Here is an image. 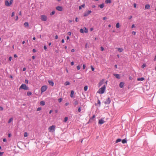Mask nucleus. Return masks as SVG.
Wrapping results in <instances>:
<instances>
[{
	"label": "nucleus",
	"mask_w": 156,
	"mask_h": 156,
	"mask_svg": "<svg viewBox=\"0 0 156 156\" xmlns=\"http://www.w3.org/2000/svg\"><path fill=\"white\" fill-rule=\"evenodd\" d=\"M116 27L117 28H119L120 27L119 23H116Z\"/></svg>",
	"instance_id": "nucleus-31"
},
{
	"label": "nucleus",
	"mask_w": 156,
	"mask_h": 156,
	"mask_svg": "<svg viewBox=\"0 0 156 156\" xmlns=\"http://www.w3.org/2000/svg\"><path fill=\"white\" fill-rule=\"evenodd\" d=\"M76 68L77 70H79L80 69V66L78 65L77 66Z\"/></svg>",
	"instance_id": "nucleus-38"
},
{
	"label": "nucleus",
	"mask_w": 156,
	"mask_h": 156,
	"mask_svg": "<svg viewBox=\"0 0 156 156\" xmlns=\"http://www.w3.org/2000/svg\"><path fill=\"white\" fill-rule=\"evenodd\" d=\"M14 12H13L12 13L11 16L13 17L14 16Z\"/></svg>",
	"instance_id": "nucleus-49"
},
{
	"label": "nucleus",
	"mask_w": 156,
	"mask_h": 156,
	"mask_svg": "<svg viewBox=\"0 0 156 156\" xmlns=\"http://www.w3.org/2000/svg\"><path fill=\"white\" fill-rule=\"evenodd\" d=\"M25 82L26 83H28V80H25Z\"/></svg>",
	"instance_id": "nucleus-43"
},
{
	"label": "nucleus",
	"mask_w": 156,
	"mask_h": 156,
	"mask_svg": "<svg viewBox=\"0 0 156 156\" xmlns=\"http://www.w3.org/2000/svg\"><path fill=\"white\" fill-rule=\"evenodd\" d=\"M103 80H102L101 81L99 82V86H101V85H102V84L103 83Z\"/></svg>",
	"instance_id": "nucleus-24"
},
{
	"label": "nucleus",
	"mask_w": 156,
	"mask_h": 156,
	"mask_svg": "<svg viewBox=\"0 0 156 156\" xmlns=\"http://www.w3.org/2000/svg\"><path fill=\"white\" fill-rule=\"evenodd\" d=\"M21 89L25 90H28V87L25 84L23 83L21 85L19 89Z\"/></svg>",
	"instance_id": "nucleus-2"
},
{
	"label": "nucleus",
	"mask_w": 156,
	"mask_h": 156,
	"mask_svg": "<svg viewBox=\"0 0 156 156\" xmlns=\"http://www.w3.org/2000/svg\"><path fill=\"white\" fill-rule=\"evenodd\" d=\"M99 7H100V8L102 9L103 8L104 6V3H102L101 5H98Z\"/></svg>",
	"instance_id": "nucleus-17"
},
{
	"label": "nucleus",
	"mask_w": 156,
	"mask_h": 156,
	"mask_svg": "<svg viewBox=\"0 0 156 156\" xmlns=\"http://www.w3.org/2000/svg\"><path fill=\"white\" fill-rule=\"evenodd\" d=\"M47 89V87L46 86H43L41 87V92H44Z\"/></svg>",
	"instance_id": "nucleus-6"
},
{
	"label": "nucleus",
	"mask_w": 156,
	"mask_h": 156,
	"mask_svg": "<svg viewBox=\"0 0 156 156\" xmlns=\"http://www.w3.org/2000/svg\"><path fill=\"white\" fill-rule=\"evenodd\" d=\"M111 102L110 98L108 97L107 99L104 102V103L106 104H108Z\"/></svg>",
	"instance_id": "nucleus-7"
},
{
	"label": "nucleus",
	"mask_w": 156,
	"mask_h": 156,
	"mask_svg": "<svg viewBox=\"0 0 156 156\" xmlns=\"http://www.w3.org/2000/svg\"><path fill=\"white\" fill-rule=\"evenodd\" d=\"M55 11H53L51 13H50V15L51 16H52L54 14H55Z\"/></svg>",
	"instance_id": "nucleus-30"
},
{
	"label": "nucleus",
	"mask_w": 156,
	"mask_h": 156,
	"mask_svg": "<svg viewBox=\"0 0 156 156\" xmlns=\"http://www.w3.org/2000/svg\"><path fill=\"white\" fill-rule=\"evenodd\" d=\"M13 120V119L12 118H11L8 121V123H10L11 121H12Z\"/></svg>",
	"instance_id": "nucleus-27"
},
{
	"label": "nucleus",
	"mask_w": 156,
	"mask_h": 156,
	"mask_svg": "<svg viewBox=\"0 0 156 156\" xmlns=\"http://www.w3.org/2000/svg\"><path fill=\"white\" fill-rule=\"evenodd\" d=\"M9 61H11L12 59V57L11 56H10L9 57Z\"/></svg>",
	"instance_id": "nucleus-42"
},
{
	"label": "nucleus",
	"mask_w": 156,
	"mask_h": 156,
	"mask_svg": "<svg viewBox=\"0 0 156 156\" xmlns=\"http://www.w3.org/2000/svg\"><path fill=\"white\" fill-rule=\"evenodd\" d=\"M124 86V83L123 82H121L119 84V86L120 88H122Z\"/></svg>",
	"instance_id": "nucleus-12"
},
{
	"label": "nucleus",
	"mask_w": 156,
	"mask_h": 156,
	"mask_svg": "<svg viewBox=\"0 0 156 156\" xmlns=\"http://www.w3.org/2000/svg\"><path fill=\"white\" fill-rule=\"evenodd\" d=\"M3 110V108L2 106H0V110L1 111H2Z\"/></svg>",
	"instance_id": "nucleus-44"
},
{
	"label": "nucleus",
	"mask_w": 156,
	"mask_h": 156,
	"mask_svg": "<svg viewBox=\"0 0 156 156\" xmlns=\"http://www.w3.org/2000/svg\"><path fill=\"white\" fill-rule=\"evenodd\" d=\"M74 94V91L73 90H71V94H70V97L71 98H72L73 97Z\"/></svg>",
	"instance_id": "nucleus-15"
},
{
	"label": "nucleus",
	"mask_w": 156,
	"mask_h": 156,
	"mask_svg": "<svg viewBox=\"0 0 156 156\" xmlns=\"http://www.w3.org/2000/svg\"><path fill=\"white\" fill-rule=\"evenodd\" d=\"M121 141V139L120 138L118 139L116 141V143H118Z\"/></svg>",
	"instance_id": "nucleus-28"
},
{
	"label": "nucleus",
	"mask_w": 156,
	"mask_h": 156,
	"mask_svg": "<svg viewBox=\"0 0 156 156\" xmlns=\"http://www.w3.org/2000/svg\"><path fill=\"white\" fill-rule=\"evenodd\" d=\"M68 120V118L67 117H66L64 118V122H66Z\"/></svg>",
	"instance_id": "nucleus-32"
},
{
	"label": "nucleus",
	"mask_w": 156,
	"mask_h": 156,
	"mask_svg": "<svg viewBox=\"0 0 156 156\" xmlns=\"http://www.w3.org/2000/svg\"><path fill=\"white\" fill-rule=\"evenodd\" d=\"M12 0H10L9 2L8 1L6 0L5 2V5L7 6H9L12 4Z\"/></svg>",
	"instance_id": "nucleus-4"
},
{
	"label": "nucleus",
	"mask_w": 156,
	"mask_h": 156,
	"mask_svg": "<svg viewBox=\"0 0 156 156\" xmlns=\"http://www.w3.org/2000/svg\"><path fill=\"white\" fill-rule=\"evenodd\" d=\"M145 79L144 78V77H141L138 78L137 79V80L138 81H143Z\"/></svg>",
	"instance_id": "nucleus-16"
},
{
	"label": "nucleus",
	"mask_w": 156,
	"mask_h": 156,
	"mask_svg": "<svg viewBox=\"0 0 156 156\" xmlns=\"http://www.w3.org/2000/svg\"><path fill=\"white\" fill-rule=\"evenodd\" d=\"M87 86H85L84 87V91H86L87 90Z\"/></svg>",
	"instance_id": "nucleus-33"
},
{
	"label": "nucleus",
	"mask_w": 156,
	"mask_h": 156,
	"mask_svg": "<svg viewBox=\"0 0 156 156\" xmlns=\"http://www.w3.org/2000/svg\"><path fill=\"white\" fill-rule=\"evenodd\" d=\"M47 17L45 15H42L41 16V20L46 21L47 20Z\"/></svg>",
	"instance_id": "nucleus-5"
},
{
	"label": "nucleus",
	"mask_w": 156,
	"mask_h": 156,
	"mask_svg": "<svg viewBox=\"0 0 156 156\" xmlns=\"http://www.w3.org/2000/svg\"><path fill=\"white\" fill-rule=\"evenodd\" d=\"M84 32L87 33L88 32V30L86 27H84Z\"/></svg>",
	"instance_id": "nucleus-29"
},
{
	"label": "nucleus",
	"mask_w": 156,
	"mask_h": 156,
	"mask_svg": "<svg viewBox=\"0 0 156 156\" xmlns=\"http://www.w3.org/2000/svg\"><path fill=\"white\" fill-rule=\"evenodd\" d=\"M19 15H21V14H22L21 11H20V12H19Z\"/></svg>",
	"instance_id": "nucleus-62"
},
{
	"label": "nucleus",
	"mask_w": 156,
	"mask_h": 156,
	"mask_svg": "<svg viewBox=\"0 0 156 156\" xmlns=\"http://www.w3.org/2000/svg\"><path fill=\"white\" fill-rule=\"evenodd\" d=\"M98 103L99 105V106H100L101 105V102L99 99H98Z\"/></svg>",
	"instance_id": "nucleus-37"
},
{
	"label": "nucleus",
	"mask_w": 156,
	"mask_h": 156,
	"mask_svg": "<svg viewBox=\"0 0 156 156\" xmlns=\"http://www.w3.org/2000/svg\"><path fill=\"white\" fill-rule=\"evenodd\" d=\"M75 21L76 22H77L78 21V18L77 17H76L75 19Z\"/></svg>",
	"instance_id": "nucleus-61"
},
{
	"label": "nucleus",
	"mask_w": 156,
	"mask_h": 156,
	"mask_svg": "<svg viewBox=\"0 0 156 156\" xmlns=\"http://www.w3.org/2000/svg\"><path fill=\"white\" fill-rule=\"evenodd\" d=\"M114 75L117 79H119L120 78V76L119 74H114Z\"/></svg>",
	"instance_id": "nucleus-11"
},
{
	"label": "nucleus",
	"mask_w": 156,
	"mask_h": 156,
	"mask_svg": "<svg viewBox=\"0 0 156 156\" xmlns=\"http://www.w3.org/2000/svg\"><path fill=\"white\" fill-rule=\"evenodd\" d=\"M3 152H0V156H2V155L3 154Z\"/></svg>",
	"instance_id": "nucleus-51"
},
{
	"label": "nucleus",
	"mask_w": 156,
	"mask_h": 156,
	"mask_svg": "<svg viewBox=\"0 0 156 156\" xmlns=\"http://www.w3.org/2000/svg\"><path fill=\"white\" fill-rule=\"evenodd\" d=\"M62 98H59L58 99V101L59 102H61L62 101Z\"/></svg>",
	"instance_id": "nucleus-39"
},
{
	"label": "nucleus",
	"mask_w": 156,
	"mask_h": 156,
	"mask_svg": "<svg viewBox=\"0 0 156 156\" xmlns=\"http://www.w3.org/2000/svg\"><path fill=\"white\" fill-rule=\"evenodd\" d=\"M118 50L120 52H122L123 51V49L122 48H117Z\"/></svg>",
	"instance_id": "nucleus-20"
},
{
	"label": "nucleus",
	"mask_w": 156,
	"mask_h": 156,
	"mask_svg": "<svg viewBox=\"0 0 156 156\" xmlns=\"http://www.w3.org/2000/svg\"><path fill=\"white\" fill-rule=\"evenodd\" d=\"M40 105L43 106L45 105V102L44 101H42L40 102Z\"/></svg>",
	"instance_id": "nucleus-18"
},
{
	"label": "nucleus",
	"mask_w": 156,
	"mask_h": 156,
	"mask_svg": "<svg viewBox=\"0 0 156 156\" xmlns=\"http://www.w3.org/2000/svg\"><path fill=\"white\" fill-rule=\"evenodd\" d=\"M74 62H71V66H73L74 65Z\"/></svg>",
	"instance_id": "nucleus-55"
},
{
	"label": "nucleus",
	"mask_w": 156,
	"mask_h": 156,
	"mask_svg": "<svg viewBox=\"0 0 156 156\" xmlns=\"http://www.w3.org/2000/svg\"><path fill=\"white\" fill-rule=\"evenodd\" d=\"M48 130L49 131L53 132L55 131V126L54 125H52L48 128Z\"/></svg>",
	"instance_id": "nucleus-3"
},
{
	"label": "nucleus",
	"mask_w": 156,
	"mask_h": 156,
	"mask_svg": "<svg viewBox=\"0 0 156 156\" xmlns=\"http://www.w3.org/2000/svg\"><path fill=\"white\" fill-rule=\"evenodd\" d=\"M105 2L107 3H110L111 2V0H106L105 1Z\"/></svg>",
	"instance_id": "nucleus-23"
},
{
	"label": "nucleus",
	"mask_w": 156,
	"mask_h": 156,
	"mask_svg": "<svg viewBox=\"0 0 156 156\" xmlns=\"http://www.w3.org/2000/svg\"><path fill=\"white\" fill-rule=\"evenodd\" d=\"M80 32L81 33H83L84 32V31L83 29H81L80 30Z\"/></svg>",
	"instance_id": "nucleus-36"
},
{
	"label": "nucleus",
	"mask_w": 156,
	"mask_h": 156,
	"mask_svg": "<svg viewBox=\"0 0 156 156\" xmlns=\"http://www.w3.org/2000/svg\"><path fill=\"white\" fill-rule=\"evenodd\" d=\"M134 27H135V25H134V24H133V25H132V26L131 28H134Z\"/></svg>",
	"instance_id": "nucleus-60"
},
{
	"label": "nucleus",
	"mask_w": 156,
	"mask_h": 156,
	"mask_svg": "<svg viewBox=\"0 0 156 156\" xmlns=\"http://www.w3.org/2000/svg\"><path fill=\"white\" fill-rule=\"evenodd\" d=\"M105 122V121L102 119H101L99 120L98 123L100 124H102Z\"/></svg>",
	"instance_id": "nucleus-10"
},
{
	"label": "nucleus",
	"mask_w": 156,
	"mask_h": 156,
	"mask_svg": "<svg viewBox=\"0 0 156 156\" xmlns=\"http://www.w3.org/2000/svg\"><path fill=\"white\" fill-rule=\"evenodd\" d=\"M48 82L49 84L50 85H51L52 86H53L54 85V82L52 81L49 80L48 81Z\"/></svg>",
	"instance_id": "nucleus-13"
},
{
	"label": "nucleus",
	"mask_w": 156,
	"mask_h": 156,
	"mask_svg": "<svg viewBox=\"0 0 156 156\" xmlns=\"http://www.w3.org/2000/svg\"><path fill=\"white\" fill-rule=\"evenodd\" d=\"M95 7H96V6H95V5H92V8H95Z\"/></svg>",
	"instance_id": "nucleus-63"
},
{
	"label": "nucleus",
	"mask_w": 156,
	"mask_h": 156,
	"mask_svg": "<svg viewBox=\"0 0 156 156\" xmlns=\"http://www.w3.org/2000/svg\"><path fill=\"white\" fill-rule=\"evenodd\" d=\"M69 103H68V102H66V103H65V105L66 106H67V105H69Z\"/></svg>",
	"instance_id": "nucleus-47"
},
{
	"label": "nucleus",
	"mask_w": 156,
	"mask_h": 156,
	"mask_svg": "<svg viewBox=\"0 0 156 156\" xmlns=\"http://www.w3.org/2000/svg\"><path fill=\"white\" fill-rule=\"evenodd\" d=\"M68 34L69 35H71V32L69 31L68 32Z\"/></svg>",
	"instance_id": "nucleus-54"
},
{
	"label": "nucleus",
	"mask_w": 156,
	"mask_h": 156,
	"mask_svg": "<svg viewBox=\"0 0 156 156\" xmlns=\"http://www.w3.org/2000/svg\"><path fill=\"white\" fill-rule=\"evenodd\" d=\"M78 102L77 100H76L74 101V105L75 106H76V105H78Z\"/></svg>",
	"instance_id": "nucleus-21"
},
{
	"label": "nucleus",
	"mask_w": 156,
	"mask_h": 156,
	"mask_svg": "<svg viewBox=\"0 0 156 156\" xmlns=\"http://www.w3.org/2000/svg\"><path fill=\"white\" fill-rule=\"evenodd\" d=\"M62 42V43H64V39H62V41H61Z\"/></svg>",
	"instance_id": "nucleus-64"
},
{
	"label": "nucleus",
	"mask_w": 156,
	"mask_h": 156,
	"mask_svg": "<svg viewBox=\"0 0 156 156\" xmlns=\"http://www.w3.org/2000/svg\"><path fill=\"white\" fill-rule=\"evenodd\" d=\"M44 50H46L47 49V48L46 46L45 45L44 46Z\"/></svg>",
	"instance_id": "nucleus-48"
},
{
	"label": "nucleus",
	"mask_w": 156,
	"mask_h": 156,
	"mask_svg": "<svg viewBox=\"0 0 156 156\" xmlns=\"http://www.w3.org/2000/svg\"><path fill=\"white\" fill-rule=\"evenodd\" d=\"M70 84V83L68 81H66L65 83V85H69Z\"/></svg>",
	"instance_id": "nucleus-34"
},
{
	"label": "nucleus",
	"mask_w": 156,
	"mask_h": 156,
	"mask_svg": "<svg viewBox=\"0 0 156 156\" xmlns=\"http://www.w3.org/2000/svg\"><path fill=\"white\" fill-rule=\"evenodd\" d=\"M74 51H75V50H74V49H72L71 50V51L72 52H74Z\"/></svg>",
	"instance_id": "nucleus-59"
},
{
	"label": "nucleus",
	"mask_w": 156,
	"mask_h": 156,
	"mask_svg": "<svg viewBox=\"0 0 156 156\" xmlns=\"http://www.w3.org/2000/svg\"><path fill=\"white\" fill-rule=\"evenodd\" d=\"M24 137H27L28 136V134L27 132H25L24 133Z\"/></svg>",
	"instance_id": "nucleus-35"
},
{
	"label": "nucleus",
	"mask_w": 156,
	"mask_h": 156,
	"mask_svg": "<svg viewBox=\"0 0 156 156\" xmlns=\"http://www.w3.org/2000/svg\"><path fill=\"white\" fill-rule=\"evenodd\" d=\"M56 9L58 11H61L62 10L63 8L62 6H58L56 7Z\"/></svg>",
	"instance_id": "nucleus-9"
},
{
	"label": "nucleus",
	"mask_w": 156,
	"mask_h": 156,
	"mask_svg": "<svg viewBox=\"0 0 156 156\" xmlns=\"http://www.w3.org/2000/svg\"><path fill=\"white\" fill-rule=\"evenodd\" d=\"M127 142V141L126 139H124L122 140V143L123 144H125Z\"/></svg>",
	"instance_id": "nucleus-25"
},
{
	"label": "nucleus",
	"mask_w": 156,
	"mask_h": 156,
	"mask_svg": "<svg viewBox=\"0 0 156 156\" xmlns=\"http://www.w3.org/2000/svg\"><path fill=\"white\" fill-rule=\"evenodd\" d=\"M24 25L25 27H28L29 26V24L28 22H26L24 23Z\"/></svg>",
	"instance_id": "nucleus-19"
},
{
	"label": "nucleus",
	"mask_w": 156,
	"mask_h": 156,
	"mask_svg": "<svg viewBox=\"0 0 156 156\" xmlns=\"http://www.w3.org/2000/svg\"><path fill=\"white\" fill-rule=\"evenodd\" d=\"M58 38V35H56L55 36V39H57Z\"/></svg>",
	"instance_id": "nucleus-57"
},
{
	"label": "nucleus",
	"mask_w": 156,
	"mask_h": 156,
	"mask_svg": "<svg viewBox=\"0 0 156 156\" xmlns=\"http://www.w3.org/2000/svg\"><path fill=\"white\" fill-rule=\"evenodd\" d=\"M150 6L149 4H146L145 5V8L146 9H150Z\"/></svg>",
	"instance_id": "nucleus-14"
},
{
	"label": "nucleus",
	"mask_w": 156,
	"mask_h": 156,
	"mask_svg": "<svg viewBox=\"0 0 156 156\" xmlns=\"http://www.w3.org/2000/svg\"><path fill=\"white\" fill-rule=\"evenodd\" d=\"M78 111L79 112H80V111H81V107H80L78 108Z\"/></svg>",
	"instance_id": "nucleus-41"
},
{
	"label": "nucleus",
	"mask_w": 156,
	"mask_h": 156,
	"mask_svg": "<svg viewBox=\"0 0 156 156\" xmlns=\"http://www.w3.org/2000/svg\"><path fill=\"white\" fill-rule=\"evenodd\" d=\"M11 133H9L8 134V137H10L11 136Z\"/></svg>",
	"instance_id": "nucleus-58"
},
{
	"label": "nucleus",
	"mask_w": 156,
	"mask_h": 156,
	"mask_svg": "<svg viewBox=\"0 0 156 156\" xmlns=\"http://www.w3.org/2000/svg\"><path fill=\"white\" fill-rule=\"evenodd\" d=\"M101 51H103L104 50V48L103 47H101Z\"/></svg>",
	"instance_id": "nucleus-45"
},
{
	"label": "nucleus",
	"mask_w": 156,
	"mask_h": 156,
	"mask_svg": "<svg viewBox=\"0 0 156 156\" xmlns=\"http://www.w3.org/2000/svg\"><path fill=\"white\" fill-rule=\"evenodd\" d=\"M32 51L34 53H35L36 51V50L35 49H33L32 50Z\"/></svg>",
	"instance_id": "nucleus-50"
},
{
	"label": "nucleus",
	"mask_w": 156,
	"mask_h": 156,
	"mask_svg": "<svg viewBox=\"0 0 156 156\" xmlns=\"http://www.w3.org/2000/svg\"><path fill=\"white\" fill-rule=\"evenodd\" d=\"M91 68L92 70V71H94V68L92 66H91Z\"/></svg>",
	"instance_id": "nucleus-46"
},
{
	"label": "nucleus",
	"mask_w": 156,
	"mask_h": 156,
	"mask_svg": "<svg viewBox=\"0 0 156 156\" xmlns=\"http://www.w3.org/2000/svg\"><path fill=\"white\" fill-rule=\"evenodd\" d=\"M91 12L90 10H88L87 12H85L84 14V16H87L90 14Z\"/></svg>",
	"instance_id": "nucleus-8"
},
{
	"label": "nucleus",
	"mask_w": 156,
	"mask_h": 156,
	"mask_svg": "<svg viewBox=\"0 0 156 156\" xmlns=\"http://www.w3.org/2000/svg\"><path fill=\"white\" fill-rule=\"evenodd\" d=\"M3 141L4 142H5L6 141V139L5 138H4L3 139Z\"/></svg>",
	"instance_id": "nucleus-56"
},
{
	"label": "nucleus",
	"mask_w": 156,
	"mask_h": 156,
	"mask_svg": "<svg viewBox=\"0 0 156 156\" xmlns=\"http://www.w3.org/2000/svg\"><path fill=\"white\" fill-rule=\"evenodd\" d=\"M136 32L134 31H133L132 32V34L134 35H135L136 34Z\"/></svg>",
	"instance_id": "nucleus-53"
},
{
	"label": "nucleus",
	"mask_w": 156,
	"mask_h": 156,
	"mask_svg": "<svg viewBox=\"0 0 156 156\" xmlns=\"http://www.w3.org/2000/svg\"><path fill=\"white\" fill-rule=\"evenodd\" d=\"M32 93L30 91H28L27 93V95L28 96H29L32 94Z\"/></svg>",
	"instance_id": "nucleus-26"
},
{
	"label": "nucleus",
	"mask_w": 156,
	"mask_h": 156,
	"mask_svg": "<svg viewBox=\"0 0 156 156\" xmlns=\"http://www.w3.org/2000/svg\"><path fill=\"white\" fill-rule=\"evenodd\" d=\"M105 86L104 85L102 87L99 89L98 91V93L100 94H103L105 92Z\"/></svg>",
	"instance_id": "nucleus-1"
},
{
	"label": "nucleus",
	"mask_w": 156,
	"mask_h": 156,
	"mask_svg": "<svg viewBox=\"0 0 156 156\" xmlns=\"http://www.w3.org/2000/svg\"><path fill=\"white\" fill-rule=\"evenodd\" d=\"M41 107H38L37 109V111H39L41 110Z\"/></svg>",
	"instance_id": "nucleus-40"
},
{
	"label": "nucleus",
	"mask_w": 156,
	"mask_h": 156,
	"mask_svg": "<svg viewBox=\"0 0 156 156\" xmlns=\"http://www.w3.org/2000/svg\"><path fill=\"white\" fill-rule=\"evenodd\" d=\"M83 69H85V68L86 66H85V65L84 64L83 65Z\"/></svg>",
	"instance_id": "nucleus-52"
},
{
	"label": "nucleus",
	"mask_w": 156,
	"mask_h": 156,
	"mask_svg": "<svg viewBox=\"0 0 156 156\" xmlns=\"http://www.w3.org/2000/svg\"><path fill=\"white\" fill-rule=\"evenodd\" d=\"M85 6V5L84 4H83L81 6H79V9L80 10L82 9V7L84 8Z\"/></svg>",
	"instance_id": "nucleus-22"
}]
</instances>
